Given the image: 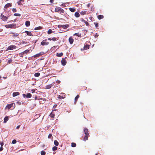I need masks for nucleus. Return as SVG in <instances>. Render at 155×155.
I'll use <instances>...</instances> for the list:
<instances>
[{
	"instance_id": "f257e3e1",
	"label": "nucleus",
	"mask_w": 155,
	"mask_h": 155,
	"mask_svg": "<svg viewBox=\"0 0 155 155\" xmlns=\"http://www.w3.org/2000/svg\"><path fill=\"white\" fill-rule=\"evenodd\" d=\"M84 131L85 135L84 136L83 140L84 141H86L88 140L89 137V133H88V130L87 128H84Z\"/></svg>"
},
{
	"instance_id": "f03ea898",
	"label": "nucleus",
	"mask_w": 155,
	"mask_h": 155,
	"mask_svg": "<svg viewBox=\"0 0 155 155\" xmlns=\"http://www.w3.org/2000/svg\"><path fill=\"white\" fill-rule=\"evenodd\" d=\"M55 12H59L60 14H63L64 13V11L63 9L61 8L60 7H58L55 8Z\"/></svg>"
},
{
	"instance_id": "7ed1b4c3",
	"label": "nucleus",
	"mask_w": 155,
	"mask_h": 155,
	"mask_svg": "<svg viewBox=\"0 0 155 155\" xmlns=\"http://www.w3.org/2000/svg\"><path fill=\"white\" fill-rule=\"evenodd\" d=\"M16 25L15 24H13L6 25L5 27L7 28H15L16 27Z\"/></svg>"
},
{
	"instance_id": "20e7f679",
	"label": "nucleus",
	"mask_w": 155,
	"mask_h": 155,
	"mask_svg": "<svg viewBox=\"0 0 155 155\" xmlns=\"http://www.w3.org/2000/svg\"><path fill=\"white\" fill-rule=\"evenodd\" d=\"M46 39L43 40V41L41 42V44L42 45H47L49 44V42L46 41Z\"/></svg>"
},
{
	"instance_id": "39448f33",
	"label": "nucleus",
	"mask_w": 155,
	"mask_h": 155,
	"mask_svg": "<svg viewBox=\"0 0 155 155\" xmlns=\"http://www.w3.org/2000/svg\"><path fill=\"white\" fill-rule=\"evenodd\" d=\"M61 96L59 95L58 97V99H64L65 97L66 94H65L61 93Z\"/></svg>"
},
{
	"instance_id": "423d86ee",
	"label": "nucleus",
	"mask_w": 155,
	"mask_h": 155,
	"mask_svg": "<svg viewBox=\"0 0 155 155\" xmlns=\"http://www.w3.org/2000/svg\"><path fill=\"white\" fill-rule=\"evenodd\" d=\"M54 86L53 83L49 85H46L45 87V89H47L51 88L52 87Z\"/></svg>"
},
{
	"instance_id": "0eeeda50",
	"label": "nucleus",
	"mask_w": 155,
	"mask_h": 155,
	"mask_svg": "<svg viewBox=\"0 0 155 155\" xmlns=\"http://www.w3.org/2000/svg\"><path fill=\"white\" fill-rule=\"evenodd\" d=\"M16 46H15L12 45L9 46L8 47V48L9 50H13L16 48Z\"/></svg>"
},
{
	"instance_id": "6e6552de",
	"label": "nucleus",
	"mask_w": 155,
	"mask_h": 155,
	"mask_svg": "<svg viewBox=\"0 0 155 155\" xmlns=\"http://www.w3.org/2000/svg\"><path fill=\"white\" fill-rule=\"evenodd\" d=\"M61 63L64 66L66 64L67 62L66 60L64 59H62L61 61Z\"/></svg>"
},
{
	"instance_id": "1a4fd4ad",
	"label": "nucleus",
	"mask_w": 155,
	"mask_h": 155,
	"mask_svg": "<svg viewBox=\"0 0 155 155\" xmlns=\"http://www.w3.org/2000/svg\"><path fill=\"white\" fill-rule=\"evenodd\" d=\"M1 18L4 21H7L8 18L4 15H1Z\"/></svg>"
},
{
	"instance_id": "9d476101",
	"label": "nucleus",
	"mask_w": 155,
	"mask_h": 155,
	"mask_svg": "<svg viewBox=\"0 0 155 155\" xmlns=\"http://www.w3.org/2000/svg\"><path fill=\"white\" fill-rule=\"evenodd\" d=\"M13 104V103L7 104L6 106V108H8V109H10V108L12 106Z\"/></svg>"
},
{
	"instance_id": "9b49d317",
	"label": "nucleus",
	"mask_w": 155,
	"mask_h": 155,
	"mask_svg": "<svg viewBox=\"0 0 155 155\" xmlns=\"http://www.w3.org/2000/svg\"><path fill=\"white\" fill-rule=\"evenodd\" d=\"M69 41L71 44H73L74 42V39L71 37L69 38Z\"/></svg>"
},
{
	"instance_id": "f8f14e48",
	"label": "nucleus",
	"mask_w": 155,
	"mask_h": 155,
	"mask_svg": "<svg viewBox=\"0 0 155 155\" xmlns=\"http://www.w3.org/2000/svg\"><path fill=\"white\" fill-rule=\"evenodd\" d=\"M89 46H90L89 45H88L87 44H86L85 45H84V49L83 50H85L88 49L89 48Z\"/></svg>"
},
{
	"instance_id": "ddd939ff",
	"label": "nucleus",
	"mask_w": 155,
	"mask_h": 155,
	"mask_svg": "<svg viewBox=\"0 0 155 155\" xmlns=\"http://www.w3.org/2000/svg\"><path fill=\"white\" fill-rule=\"evenodd\" d=\"M24 2V0H19L18 2H17V3L19 5H22V2Z\"/></svg>"
},
{
	"instance_id": "4468645a",
	"label": "nucleus",
	"mask_w": 155,
	"mask_h": 155,
	"mask_svg": "<svg viewBox=\"0 0 155 155\" xmlns=\"http://www.w3.org/2000/svg\"><path fill=\"white\" fill-rule=\"evenodd\" d=\"M25 32L27 34V35L28 36H33L32 34L31 33V32L30 31H25Z\"/></svg>"
},
{
	"instance_id": "2eb2a0df",
	"label": "nucleus",
	"mask_w": 155,
	"mask_h": 155,
	"mask_svg": "<svg viewBox=\"0 0 155 155\" xmlns=\"http://www.w3.org/2000/svg\"><path fill=\"white\" fill-rule=\"evenodd\" d=\"M79 97H80L79 95L78 94L76 96V97H75V99H74V104H76L77 101L78 100V99Z\"/></svg>"
},
{
	"instance_id": "dca6fc26",
	"label": "nucleus",
	"mask_w": 155,
	"mask_h": 155,
	"mask_svg": "<svg viewBox=\"0 0 155 155\" xmlns=\"http://www.w3.org/2000/svg\"><path fill=\"white\" fill-rule=\"evenodd\" d=\"M20 94L18 92H15L13 93L12 95L13 97H15L18 95H19Z\"/></svg>"
},
{
	"instance_id": "f3484780",
	"label": "nucleus",
	"mask_w": 155,
	"mask_h": 155,
	"mask_svg": "<svg viewBox=\"0 0 155 155\" xmlns=\"http://www.w3.org/2000/svg\"><path fill=\"white\" fill-rule=\"evenodd\" d=\"M25 25L26 26H29L30 25V21H26L25 22Z\"/></svg>"
},
{
	"instance_id": "a211bd4d",
	"label": "nucleus",
	"mask_w": 155,
	"mask_h": 155,
	"mask_svg": "<svg viewBox=\"0 0 155 155\" xmlns=\"http://www.w3.org/2000/svg\"><path fill=\"white\" fill-rule=\"evenodd\" d=\"M12 37L14 38L17 37L18 36V34L17 33H12Z\"/></svg>"
},
{
	"instance_id": "6ab92c4d",
	"label": "nucleus",
	"mask_w": 155,
	"mask_h": 155,
	"mask_svg": "<svg viewBox=\"0 0 155 155\" xmlns=\"http://www.w3.org/2000/svg\"><path fill=\"white\" fill-rule=\"evenodd\" d=\"M69 26L68 24L64 25H62V28L63 29H66L69 27Z\"/></svg>"
},
{
	"instance_id": "aec40b11",
	"label": "nucleus",
	"mask_w": 155,
	"mask_h": 155,
	"mask_svg": "<svg viewBox=\"0 0 155 155\" xmlns=\"http://www.w3.org/2000/svg\"><path fill=\"white\" fill-rule=\"evenodd\" d=\"M63 54V53L62 52H61L59 53H57L56 54V56L58 57H61Z\"/></svg>"
},
{
	"instance_id": "412c9836",
	"label": "nucleus",
	"mask_w": 155,
	"mask_h": 155,
	"mask_svg": "<svg viewBox=\"0 0 155 155\" xmlns=\"http://www.w3.org/2000/svg\"><path fill=\"white\" fill-rule=\"evenodd\" d=\"M11 5L10 3H8L7 4L5 5V8H7L8 7H11Z\"/></svg>"
},
{
	"instance_id": "4be33fe9",
	"label": "nucleus",
	"mask_w": 155,
	"mask_h": 155,
	"mask_svg": "<svg viewBox=\"0 0 155 155\" xmlns=\"http://www.w3.org/2000/svg\"><path fill=\"white\" fill-rule=\"evenodd\" d=\"M8 120V117H6L4 118V123H6L7 121Z\"/></svg>"
},
{
	"instance_id": "5701e85b",
	"label": "nucleus",
	"mask_w": 155,
	"mask_h": 155,
	"mask_svg": "<svg viewBox=\"0 0 155 155\" xmlns=\"http://www.w3.org/2000/svg\"><path fill=\"white\" fill-rule=\"evenodd\" d=\"M69 10L71 12H74L76 11V9L74 8H69Z\"/></svg>"
},
{
	"instance_id": "b1692460",
	"label": "nucleus",
	"mask_w": 155,
	"mask_h": 155,
	"mask_svg": "<svg viewBox=\"0 0 155 155\" xmlns=\"http://www.w3.org/2000/svg\"><path fill=\"white\" fill-rule=\"evenodd\" d=\"M104 17L103 15H99L97 16V18L99 19H101L103 18Z\"/></svg>"
},
{
	"instance_id": "393cba45",
	"label": "nucleus",
	"mask_w": 155,
	"mask_h": 155,
	"mask_svg": "<svg viewBox=\"0 0 155 155\" xmlns=\"http://www.w3.org/2000/svg\"><path fill=\"white\" fill-rule=\"evenodd\" d=\"M74 15L76 17H79L80 16V14L78 12H76L74 14Z\"/></svg>"
},
{
	"instance_id": "a878e982",
	"label": "nucleus",
	"mask_w": 155,
	"mask_h": 155,
	"mask_svg": "<svg viewBox=\"0 0 155 155\" xmlns=\"http://www.w3.org/2000/svg\"><path fill=\"white\" fill-rule=\"evenodd\" d=\"M54 143V145L56 146H58L59 145V143L57 140H55Z\"/></svg>"
},
{
	"instance_id": "bb28decb",
	"label": "nucleus",
	"mask_w": 155,
	"mask_h": 155,
	"mask_svg": "<svg viewBox=\"0 0 155 155\" xmlns=\"http://www.w3.org/2000/svg\"><path fill=\"white\" fill-rule=\"evenodd\" d=\"M32 95L30 93H28L26 94V98H31Z\"/></svg>"
},
{
	"instance_id": "cd10ccee",
	"label": "nucleus",
	"mask_w": 155,
	"mask_h": 155,
	"mask_svg": "<svg viewBox=\"0 0 155 155\" xmlns=\"http://www.w3.org/2000/svg\"><path fill=\"white\" fill-rule=\"evenodd\" d=\"M54 114L53 112H52L50 114V116L51 118H54Z\"/></svg>"
},
{
	"instance_id": "c85d7f7f",
	"label": "nucleus",
	"mask_w": 155,
	"mask_h": 155,
	"mask_svg": "<svg viewBox=\"0 0 155 155\" xmlns=\"http://www.w3.org/2000/svg\"><path fill=\"white\" fill-rule=\"evenodd\" d=\"M40 75V73L39 72H38L35 73L34 75L35 77H39Z\"/></svg>"
},
{
	"instance_id": "c756f323",
	"label": "nucleus",
	"mask_w": 155,
	"mask_h": 155,
	"mask_svg": "<svg viewBox=\"0 0 155 155\" xmlns=\"http://www.w3.org/2000/svg\"><path fill=\"white\" fill-rule=\"evenodd\" d=\"M53 33L51 29H49L48 31V33L49 34H50Z\"/></svg>"
},
{
	"instance_id": "7c9ffc66",
	"label": "nucleus",
	"mask_w": 155,
	"mask_h": 155,
	"mask_svg": "<svg viewBox=\"0 0 155 155\" xmlns=\"http://www.w3.org/2000/svg\"><path fill=\"white\" fill-rule=\"evenodd\" d=\"M30 50H26L23 51L24 54H27L29 52Z\"/></svg>"
},
{
	"instance_id": "2f4dec72",
	"label": "nucleus",
	"mask_w": 155,
	"mask_h": 155,
	"mask_svg": "<svg viewBox=\"0 0 155 155\" xmlns=\"http://www.w3.org/2000/svg\"><path fill=\"white\" fill-rule=\"evenodd\" d=\"M71 147H75L76 146V144L74 143H72L71 145Z\"/></svg>"
},
{
	"instance_id": "473e14b6",
	"label": "nucleus",
	"mask_w": 155,
	"mask_h": 155,
	"mask_svg": "<svg viewBox=\"0 0 155 155\" xmlns=\"http://www.w3.org/2000/svg\"><path fill=\"white\" fill-rule=\"evenodd\" d=\"M42 29V27L41 26H39L38 27H37V28H35V29H34V30H40V29Z\"/></svg>"
},
{
	"instance_id": "72a5a7b5",
	"label": "nucleus",
	"mask_w": 155,
	"mask_h": 155,
	"mask_svg": "<svg viewBox=\"0 0 155 155\" xmlns=\"http://www.w3.org/2000/svg\"><path fill=\"white\" fill-rule=\"evenodd\" d=\"M58 149V147L56 146H54L52 148V150L53 151H55L57 150Z\"/></svg>"
},
{
	"instance_id": "f704fd0d",
	"label": "nucleus",
	"mask_w": 155,
	"mask_h": 155,
	"mask_svg": "<svg viewBox=\"0 0 155 155\" xmlns=\"http://www.w3.org/2000/svg\"><path fill=\"white\" fill-rule=\"evenodd\" d=\"M58 38H56L55 37H54L52 38V40H53V41H55L56 40H58Z\"/></svg>"
},
{
	"instance_id": "c9c22d12",
	"label": "nucleus",
	"mask_w": 155,
	"mask_h": 155,
	"mask_svg": "<svg viewBox=\"0 0 155 155\" xmlns=\"http://www.w3.org/2000/svg\"><path fill=\"white\" fill-rule=\"evenodd\" d=\"M24 53L23 52L19 53V55L20 57H23V56Z\"/></svg>"
},
{
	"instance_id": "e433bc0d",
	"label": "nucleus",
	"mask_w": 155,
	"mask_h": 155,
	"mask_svg": "<svg viewBox=\"0 0 155 155\" xmlns=\"http://www.w3.org/2000/svg\"><path fill=\"white\" fill-rule=\"evenodd\" d=\"M14 16H20L21 14L19 13H15L14 15Z\"/></svg>"
},
{
	"instance_id": "4c0bfd02",
	"label": "nucleus",
	"mask_w": 155,
	"mask_h": 155,
	"mask_svg": "<svg viewBox=\"0 0 155 155\" xmlns=\"http://www.w3.org/2000/svg\"><path fill=\"white\" fill-rule=\"evenodd\" d=\"M45 152L43 151H42L41 152V155H45Z\"/></svg>"
},
{
	"instance_id": "58836bf2",
	"label": "nucleus",
	"mask_w": 155,
	"mask_h": 155,
	"mask_svg": "<svg viewBox=\"0 0 155 155\" xmlns=\"http://www.w3.org/2000/svg\"><path fill=\"white\" fill-rule=\"evenodd\" d=\"M81 15H84L86 14V11H82L81 12Z\"/></svg>"
},
{
	"instance_id": "ea45409f",
	"label": "nucleus",
	"mask_w": 155,
	"mask_h": 155,
	"mask_svg": "<svg viewBox=\"0 0 155 155\" xmlns=\"http://www.w3.org/2000/svg\"><path fill=\"white\" fill-rule=\"evenodd\" d=\"M41 53H39V54H36V55H35V56H34V57H39V56H40L41 55Z\"/></svg>"
},
{
	"instance_id": "a19ab883",
	"label": "nucleus",
	"mask_w": 155,
	"mask_h": 155,
	"mask_svg": "<svg viewBox=\"0 0 155 155\" xmlns=\"http://www.w3.org/2000/svg\"><path fill=\"white\" fill-rule=\"evenodd\" d=\"M16 142L17 141L15 140H13L12 141V143L13 144H15L16 143Z\"/></svg>"
},
{
	"instance_id": "79ce46f5",
	"label": "nucleus",
	"mask_w": 155,
	"mask_h": 155,
	"mask_svg": "<svg viewBox=\"0 0 155 155\" xmlns=\"http://www.w3.org/2000/svg\"><path fill=\"white\" fill-rule=\"evenodd\" d=\"M74 35H76L78 37H80L81 35V34H79V33H75Z\"/></svg>"
},
{
	"instance_id": "37998d69",
	"label": "nucleus",
	"mask_w": 155,
	"mask_h": 155,
	"mask_svg": "<svg viewBox=\"0 0 155 155\" xmlns=\"http://www.w3.org/2000/svg\"><path fill=\"white\" fill-rule=\"evenodd\" d=\"M52 137V135L51 134H49L48 136V138H50Z\"/></svg>"
},
{
	"instance_id": "c03bdc74",
	"label": "nucleus",
	"mask_w": 155,
	"mask_h": 155,
	"mask_svg": "<svg viewBox=\"0 0 155 155\" xmlns=\"http://www.w3.org/2000/svg\"><path fill=\"white\" fill-rule=\"evenodd\" d=\"M84 23H85L86 25H87V26H88L89 25V23L88 22H87V21H85V22H84Z\"/></svg>"
},
{
	"instance_id": "a18cd8bd",
	"label": "nucleus",
	"mask_w": 155,
	"mask_h": 155,
	"mask_svg": "<svg viewBox=\"0 0 155 155\" xmlns=\"http://www.w3.org/2000/svg\"><path fill=\"white\" fill-rule=\"evenodd\" d=\"M40 116V115L39 114H37L35 115V117L36 118H38Z\"/></svg>"
},
{
	"instance_id": "49530a36",
	"label": "nucleus",
	"mask_w": 155,
	"mask_h": 155,
	"mask_svg": "<svg viewBox=\"0 0 155 155\" xmlns=\"http://www.w3.org/2000/svg\"><path fill=\"white\" fill-rule=\"evenodd\" d=\"M94 24L96 28H97L98 27V24L97 23H94Z\"/></svg>"
},
{
	"instance_id": "de8ad7c7",
	"label": "nucleus",
	"mask_w": 155,
	"mask_h": 155,
	"mask_svg": "<svg viewBox=\"0 0 155 155\" xmlns=\"http://www.w3.org/2000/svg\"><path fill=\"white\" fill-rule=\"evenodd\" d=\"M80 20L82 21V22H85V20H84V19L83 18H80Z\"/></svg>"
},
{
	"instance_id": "09e8293b",
	"label": "nucleus",
	"mask_w": 155,
	"mask_h": 155,
	"mask_svg": "<svg viewBox=\"0 0 155 155\" xmlns=\"http://www.w3.org/2000/svg\"><path fill=\"white\" fill-rule=\"evenodd\" d=\"M0 144L1 145V147H2L3 146L4 143L2 142H0Z\"/></svg>"
},
{
	"instance_id": "8fccbe9b",
	"label": "nucleus",
	"mask_w": 155,
	"mask_h": 155,
	"mask_svg": "<svg viewBox=\"0 0 155 155\" xmlns=\"http://www.w3.org/2000/svg\"><path fill=\"white\" fill-rule=\"evenodd\" d=\"M12 11L13 12H16V8H13L12 9Z\"/></svg>"
},
{
	"instance_id": "3c124183",
	"label": "nucleus",
	"mask_w": 155,
	"mask_h": 155,
	"mask_svg": "<svg viewBox=\"0 0 155 155\" xmlns=\"http://www.w3.org/2000/svg\"><path fill=\"white\" fill-rule=\"evenodd\" d=\"M22 96L24 98L26 97V95L25 94H22Z\"/></svg>"
},
{
	"instance_id": "603ef678",
	"label": "nucleus",
	"mask_w": 155,
	"mask_h": 155,
	"mask_svg": "<svg viewBox=\"0 0 155 155\" xmlns=\"http://www.w3.org/2000/svg\"><path fill=\"white\" fill-rule=\"evenodd\" d=\"M3 149L2 147H0V151H2L3 150Z\"/></svg>"
},
{
	"instance_id": "864d4df0",
	"label": "nucleus",
	"mask_w": 155,
	"mask_h": 155,
	"mask_svg": "<svg viewBox=\"0 0 155 155\" xmlns=\"http://www.w3.org/2000/svg\"><path fill=\"white\" fill-rule=\"evenodd\" d=\"M57 104H54V105L53 106V108H55L57 107Z\"/></svg>"
},
{
	"instance_id": "5fc2aeb1",
	"label": "nucleus",
	"mask_w": 155,
	"mask_h": 155,
	"mask_svg": "<svg viewBox=\"0 0 155 155\" xmlns=\"http://www.w3.org/2000/svg\"><path fill=\"white\" fill-rule=\"evenodd\" d=\"M54 1V0H50V2L51 4H52Z\"/></svg>"
},
{
	"instance_id": "6e6d98bb",
	"label": "nucleus",
	"mask_w": 155,
	"mask_h": 155,
	"mask_svg": "<svg viewBox=\"0 0 155 155\" xmlns=\"http://www.w3.org/2000/svg\"><path fill=\"white\" fill-rule=\"evenodd\" d=\"M62 25H58V28H61V27L62 28Z\"/></svg>"
},
{
	"instance_id": "4d7b16f0",
	"label": "nucleus",
	"mask_w": 155,
	"mask_h": 155,
	"mask_svg": "<svg viewBox=\"0 0 155 155\" xmlns=\"http://www.w3.org/2000/svg\"><path fill=\"white\" fill-rule=\"evenodd\" d=\"M35 92V90L34 89H32L31 90V92L32 93H34Z\"/></svg>"
},
{
	"instance_id": "13d9d810",
	"label": "nucleus",
	"mask_w": 155,
	"mask_h": 155,
	"mask_svg": "<svg viewBox=\"0 0 155 155\" xmlns=\"http://www.w3.org/2000/svg\"><path fill=\"white\" fill-rule=\"evenodd\" d=\"M20 125H18V126L16 127V129H18L20 127Z\"/></svg>"
},
{
	"instance_id": "bf43d9fd",
	"label": "nucleus",
	"mask_w": 155,
	"mask_h": 155,
	"mask_svg": "<svg viewBox=\"0 0 155 155\" xmlns=\"http://www.w3.org/2000/svg\"><path fill=\"white\" fill-rule=\"evenodd\" d=\"M12 60H9L8 61V62L9 63H11L12 62Z\"/></svg>"
},
{
	"instance_id": "052dcab7",
	"label": "nucleus",
	"mask_w": 155,
	"mask_h": 155,
	"mask_svg": "<svg viewBox=\"0 0 155 155\" xmlns=\"http://www.w3.org/2000/svg\"><path fill=\"white\" fill-rule=\"evenodd\" d=\"M17 103L19 105H20L21 104V103L20 102H19V101H18L17 102Z\"/></svg>"
},
{
	"instance_id": "680f3d73",
	"label": "nucleus",
	"mask_w": 155,
	"mask_h": 155,
	"mask_svg": "<svg viewBox=\"0 0 155 155\" xmlns=\"http://www.w3.org/2000/svg\"><path fill=\"white\" fill-rule=\"evenodd\" d=\"M2 78L4 79H6L7 78V76H6V77H3Z\"/></svg>"
},
{
	"instance_id": "e2e57ef3",
	"label": "nucleus",
	"mask_w": 155,
	"mask_h": 155,
	"mask_svg": "<svg viewBox=\"0 0 155 155\" xmlns=\"http://www.w3.org/2000/svg\"><path fill=\"white\" fill-rule=\"evenodd\" d=\"M48 40L51 41L52 40V39L51 38H48Z\"/></svg>"
},
{
	"instance_id": "0e129e2a",
	"label": "nucleus",
	"mask_w": 155,
	"mask_h": 155,
	"mask_svg": "<svg viewBox=\"0 0 155 155\" xmlns=\"http://www.w3.org/2000/svg\"><path fill=\"white\" fill-rule=\"evenodd\" d=\"M35 100H37L38 99V97L37 96H35Z\"/></svg>"
},
{
	"instance_id": "69168bd1",
	"label": "nucleus",
	"mask_w": 155,
	"mask_h": 155,
	"mask_svg": "<svg viewBox=\"0 0 155 155\" xmlns=\"http://www.w3.org/2000/svg\"><path fill=\"white\" fill-rule=\"evenodd\" d=\"M90 3H89V4H87V7H89V6H90Z\"/></svg>"
},
{
	"instance_id": "338daca9",
	"label": "nucleus",
	"mask_w": 155,
	"mask_h": 155,
	"mask_svg": "<svg viewBox=\"0 0 155 155\" xmlns=\"http://www.w3.org/2000/svg\"><path fill=\"white\" fill-rule=\"evenodd\" d=\"M56 109H54L53 108V110H52V112H53L54 111H56Z\"/></svg>"
},
{
	"instance_id": "774afa93",
	"label": "nucleus",
	"mask_w": 155,
	"mask_h": 155,
	"mask_svg": "<svg viewBox=\"0 0 155 155\" xmlns=\"http://www.w3.org/2000/svg\"><path fill=\"white\" fill-rule=\"evenodd\" d=\"M67 58V57H66L64 58H62V59H64L65 60H66V59Z\"/></svg>"
}]
</instances>
